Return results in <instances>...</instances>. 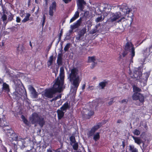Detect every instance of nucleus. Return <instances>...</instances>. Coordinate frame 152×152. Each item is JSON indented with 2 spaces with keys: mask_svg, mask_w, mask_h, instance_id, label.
Instances as JSON below:
<instances>
[{
  "mask_svg": "<svg viewBox=\"0 0 152 152\" xmlns=\"http://www.w3.org/2000/svg\"><path fill=\"white\" fill-rule=\"evenodd\" d=\"M13 96L16 99H18L20 98V95L17 92H15L13 93Z\"/></svg>",
  "mask_w": 152,
  "mask_h": 152,
  "instance_id": "29",
  "label": "nucleus"
},
{
  "mask_svg": "<svg viewBox=\"0 0 152 152\" xmlns=\"http://www.w3.org/2000/svg\"><path fill=\"white\" fill-rule=\"evenodd\" d=\"M31 14L30 13H27L26 16H25V18L22 20V22L25 23L27 21L29 20V18Z\"/></svg>",
  "mask_w": 152,
  "mask_h": 152,
  "instance_id": "25",
  "label": "nucleus"
},
{
  "mask_svg": "<svg viewBox=\"0 0 152 152\" xmlns=\"http://www.w3.org/2000/svg\"><path fill=\"white\" fill-rule=\"evenodd\" d=\"M135 143L138 145H140L142 142V141L140 137H136L134 136L132 137Z\"/></svg>",
  "mask_w": 152,
  "mask_h": 152,
  "instance_id": "16",
  "label": "nucleus"
},
{
  "mask_svg": "<svg viewBox=\"0 0 152 152\" xmlns=\"http://www.w3.org/2000/svg\"><path fill=\"white\" fill-rule=\"evenodd\" d=\"M29 89L31 91V94L33 98L36 99L38 98V94L36 91L35 88L32 86H31Z\"/></svg>",
  "mask_w": 152,
  "mask_h": 152,
  "instance_id": "11",
  "label": "nucleus"
},
{
  "mask_svg": "<svg viewBox=\"0 0 152 152\" xmlns=\"http://www.w3.org/2000/svg\"><path fill=\"white\" fill-rule=\"evenodd\" d=\"M53 55H52L50 56V58H49V59L48 61H49V62H51V63H53Z\"/></svg>",
  "mask_w": 152,
  "mask_h": 152,
  "instance_id": "46",
  "label": "nucleus"
},
{
  "mask_svg": "<svg viewBox=\"0 0 152 152\" xmlns=\"http://www.w3.org/2000/svg\"><path fill=\"white\" fill-rule=\"evenodd\" d=\"M110 17L108 19L107 21L109 22H113L116 21L117 19H118L121 16V14L120 12H118L115 13H111Z\"/></svg>",
  "mask_w": 152,
  "mask_h": 152,
  "instance_id": "7",
  "label": "nucleus"
},
{
  "mask_svg": "<svg viewBox=\"0 0 152 152\" xmlns=\"http://www.w3.org/2000/svg\"><path fill=\"white\" fill-rule=\"evenodd\" d=\"M103 19H102V16H101L100 17H98L96 19V22H98L101 21L103 20Z\"/></svg>",
  "mask_w": 152,
  "mask_h": 152,
  "instance_id": "41",
  "label": "nucleus"
},
{
  "mask_svg": "<svg viewBox=\"0 0 152 152\" xmlns=\"http://www.w3.org/2000/svg\"><path fill=\"white\" fill-rule=\"evenodd\" d=\"M61 94H59V95L56 96L55 98V100H56L58 99L61 98Z\"/></svg>",
  "mask_w": 152,
  "mask_h": 152,
  "instance_id": "53",
  "label": "nucleus"
},
{
  "mask_svg": "<svg viewBox=\"0 0 152 152\" xmlns=\"http://www.w3.org/2000/svg\"><path fill=\"white\" fill-rule=\"evenodd\" d=\"M79 12L78 11H76L74 15V17L77 19L79 16Z\"/></svg>",
  "mask_w": 152,
  "mask_h": 152,
  "instance_id": "47",
  "label": "nucleus"
},
{
  "mask_svg": "<svg viewBox=\"0 0 152 152\" xmlns=\"http://www.w3.org/2000/svg\"><path fill=\"white\" fill-rule=\"evenodd\" d=\"M133 91L135 92H140L142 90L141 89L135 86L133 87Z\"/></svg>",
  "mask_w": 152,
  "mask_h": 152,
  "instance_id": "28",
  "label": "nucleus"
},
{
  "mask_svg": "<svg viewBox=\"0 0 152 152\" xmlns=\"http://www.w3.org/2000/svg\"><path fill=\"white\" fill-rule=\"evenodd\" d=\"M3 149L4 150V152H7V150L6 147H4Z\"/></svg>",
  "mask_w": 152,
  "mask_h": 152,
  "instance_id": "64",
  "label": "nucleus"
},
{
  "mask_svg": "<svg viewBox=\"0 0 152 152\" xmlns=\"http://www.w3.org/2000/svg\"><path fill=\"white\" fill-rule=\"evenodd\" d=\"M78 34L80 35L82 37L84 35V34H83V33H82L80 31L79 32Z\"/></svg>",
  "mask_w": 152,
  "mask_h": 152,
  "instance_id": "62",
  "label": "nucleus"
},
{
  "mask_svg": "<svg viewBox=\"0 0 152 152\" xmlns=\"http://www.w3.org/2000/svg\"><path fill=\"white\" fill-rule=\"evenodd\" d=\"M71 44L70 43H67L65 46L64 48V50L66 52L68 51L69 49V48Z\"/></svg>",
  "mask_w": 152,
  "mask_h": 152,
  "instance_id": "30",
  "label": "nucleus"
},
{
  "mask_svg": "<svg viewBox=\"0 0 152 152\" xmlns=\"http://www.w3.org/2000/svg\"><path fill=\"white\" fill-rule=\"evenodd\" d=\"M62 1L65 4H68L69 2H70L72 1V0H62Z\"/></svg>",
  "mask_w": 152,
  "mask_h": 152,
  "instance_id": "56",
  "label": "nucleus"
},
{
  "mask_svg": "<svg viewBox=\"0 0 152 152\" xmlns=\"http://www.w3.org/2000/svg\"><path fill=\"white\" fill-rule=\"evenodd\" d=\"M128 102V100L127 99H124L123 100H122L121 101V103H125L126 104L127 102Z\"/></svg>",
  "mask_w": 152,
  "mask_h": 152,
  "instance_id": "51",
  "label": "nucleus"
},
{
  "mask_svg": "<svg viewBox=\"0 0 152 152\" xmlns=\"http://www.w3.org/2000/svg\"><path fill=\"white\" fill-rule=\"evenodd\" d=\"M131 45H132L131 43L127 42L125 46L124 49L127 51H129L130 49V48L132 47Z\"/></svg>",
  "mask_w": 152,
  "mask_h": 152,
  "instance_id": "23",
  "label": "nucleus"
},
{
  "mask_svg": "<svg viewBox=\"0 0 152 152\" xmlns=\"http://www.w3.org/2000/svg\"><path fill=\"white\" fill-rule=\"evenodd\" d=\"M55 152H60L59 149H57L56 150H53ZM47 152H53L50 149H47Z\"/></svg>",
  "mask_w": 152,
  "mask_h": 152,
  "instance_id": "45",
  "label": "nucleus"
},
{
  "mask_svg": "<svg viewBox=\"0 0 152 152\" xmlns=\"http://www.w3.org/2000/svg\"><path fill=\"white\" fill-rule=\"evenodd\" d=\"M140 72L139 71H135L132 77L133 78H137L140 76Z\"/></svg>",
  "mask_w": 152,
  "mask_h": 152,
  "instance_id": "27",
  "label": "nucleus"
},
{
  "mask_svg": "<svg viewBox=\"0 0 152 152\" xmlns=\"http://www.w3.org/2000/svg\"><path fill=\"white\" fill-rule=\"evenodd\" d=\"M96 28L92 29L90 31L89 33L90 34H93L98 32V30L97 29V26H96Z\"/></svg>",
  "mask_w": 152,
  "mask_h": 152,
  "instance_id": "33",
  "label": "nucleus"
},
{
  "mask_svg": "<svg viewBox=\"0 0 152 152\" xmlns=\"http://www.w3.org/2000/svg\"><path fill=\"white\" fill-rule=\"evenodd\" d=\"M25 14L24 10H20V15L22 17H23L24 15Z\"/></svg>",
  "mask_w": 152,
  "mask_h": 152,
  "instance_id": "36",
  "label": "nucleus"
},
{
  "mask_svg": "<svg viewBox=\"0 0 152 152\" xmlns=\"http://www.w3.org/2000/svg\"><path fill=\"white\" fill-rule=\"evenodd\" d=\"M105 80H104V81L102 82L99 83V86L102 89H104L106 85L108 83V81H105Z\"/></svg>",
  "mask_w": 152,
  "mask_h": 152,
  "instance_id": "21",
  "label": "nucleus"
},
{
  "mask_svg": "<svg viewBox=\"0 0 152 152\" xmlns=\"http://www.w3.org/2000/svg\"><path fill=\"white\" fill-rule=\"evenodd\" d=\"M77 3L78 9L81 12L83 11L84 5L86 4V2L84 0H77Z\"/></svg>",
  "mask_w": 152,
  "mask_h": 152,
  "instance_id": "9",
  "label": "nucleus"
},
{
  "mask_svg": "<svg viewBox=\"0 0 152 152\" xmlns=\"http://www.w3.org/2000/svg\"><path fill=\"white\" fill-rule=\"evenodd\" d=\"M21 21V19L19 17H17L16 19V21L17 23L20 22Z\"/></svg>",
  "mask_w": 152,
  "mask_h": 152,
  "instance_id": "54",
  "label": "nucleus"
},
{
  "mask_svg": "<svg viewBox=\"0 0 152 152\" xmlns=\"http://www.w3.org/2000/svg\"><path fill=\"white\" fill-rule=\"evenodd\" d=\"M59 77H58L56 80L55 82H58V84L63 86L64 83V71L63 67L60 68Z\"/></svg>",
  "mask_w": 152,
  "mask_h": 152,
  "instance_id": "4",
  "label": "nucleus"
},
{
  "mask_svg": "<svg viewBox=\"0 0 152 152\" xmlns=\"http://www.w3.org/2000/svg\"><path fill=\"white\" fill-rule=\"evenodd\" d=\"M86 29L85 28H83L82 29H81L80 31L83 33V34H84L86 33Z\"/></svg>",
  "mask_w": 152,
  "mask_h": 152,
  "instance_id": "48",
  "label": "nucleus"
},
{
  "mask_svg": "<svg viewBox=\"0 0 152 152\" xmlns=\"http://www.w3.org/2000/svg\"><path fill=\"white\" fill-rule=\"evenodd\" d=\"M14 15L11 14L10 15H9L8 16V19L9 21H11L13 19Z\"/></svg>",
  "mask_w": 152,
  "mask_h": 152,
  "instance_id": "43",
  "label": "nucleus"
},
{
  "mask_svg": "<svg viewBox=\"0 0 152 152\" xmlns=\"http://www.w3.org/2000/svg\"><path fill=\"white\" fill-rule=\"evenodd\" d=\"M85 86H86V84H84L82 86V89L83 90L85 88Z\"/></svg>",
  "mask_w": 152,
  "mask_h": 152,
  "instance_id": "63",
  "label": "nucleus"
},
{
  "mask_svg": "<svg viewBox=\"0 0 152 152\" xmlns=\"http://www.w3.org/2000/svg\"><path fill=\"white\" fill-rule=\"evenodd\" d=\"M57 59H62V55L61 54H59Z\"/></svg>",
  "mask_w": 152,
  "mask_h": 152,
  "instance_id": "55",
  "label": "nucleus"
},
{
  "mask_svg": "<svg viewBox=\"0 0 152 152\" xmlns=\"http://www.w3.org/2000/svg\"><path fill=\"white\" fill-rule=\"evenodd\" d=\"M52 64V63L49 62V61H48L47 62V65L48 67H49Z\"/></svg>",
  "mask_w": 152,
  "mask_h": 152,
  "instance_id": "61",
  "label": "nucleus"
},
{
  "mask_svg": "<svg viewBox=\"0 0 152 152\" xmlns=\"http://www.w3.org/2000/svg\"><path fill=\"white\" fill-rule=\"evenodd\" d=\"M29 120L32 124H38L42 128L45 123L44 118L41 116L39 115L36 113L32 114V116L29 118Z\"/></svg>",
  "mask_w": 152,
  "mask_h": 152,
  "instance_id": "3",
  "label": "nucleus"
},
{
  "mask_svg": "<svg viewBox=\"0 0 152 152\" xmlns=\"http://www.w3.org/2000/svg\"><path fill=\"white\" fill-rule=\"evenodd\" d=\"M2 19L3 21H4L7 20V16L5 14H4L2 16Z\"/></svg>",
  "mask_w": 152,
  "mask_h": 152,
  "instance_id": "49",
  "label": "nucleus"
},
{
  "mask_svg": "<svg viewBox=\"0 0 152 152\" xmlns=\"http://www.w3.org/2000/svg\"><path fill=\"white\" fill-rule=\"evenodd\" d=\"M70 108V105L68 104V102H66L60 108V109L63 111H66L67 109Z\"/></svg>",
  "mask_w": 152,
  "mask_h": 152,
  "instance_id": "12",
  "label": "nucleus"
},
{
  "mask_svg": "<svg viewBox=\"0 0 152 152\" xmlns=\"http://www.w3.org/2000/svg\"><path fill=\"white\" fill-rule=\"evenodd\" d=\"M82 36H81L80 35L78 34V36L77 37L76 39L77 40H80L81 39V38Z\"/></svg>",
  "mask_w": 152,
  "mask_h": 152,
  "instance_id": "59",
  "label": "nucleus"
},
{
  "mask_svg": "<svg viewBox=\"0 0 152 152\" xmlns=\"http://www.w3.org/2000/svg\"><path fill=\"white\" fill-rule=\"evenodd\" d=\"M132 97L133 100H138L142 104H144L145 102L144 96L142 94L140 93L135 92L132 95Z\"/></svg>",
  "mask_w": 152,
  "mask_h": 152,
  "instance_id": "5",
  "label": "nucleus"
},
{
  "mask_svg": "<svg viewBox=\"0 0 152 152\" xmlns=\"http://www.w3.org/2000/svg\"><path fill=\"white\" fill-rule=\"evenodd\" d=\"M0 126L3 128L5 127L8 126L9 124L7 123L5 120H2L1 121L0 123Z\"/></svg>",
  "mask_w": 152,
  "mask_h": 152,
  "instance_id": "22",
  "label": "nucleus"
},
{
  "mask_svg": "<svg viewBox=\"0 0 152 152\" xmlns=\"http://www.w3.org/2000/svg\"><path fill=\"white\" fill-rule=\"evenodd\" d=\"M58 118V119H61L64 116V113L63 110L58 109L57 111Z\"/></svg>",
  "mask_w": 152,
  "mask_h": 152,
  "instance_id": "15",
  "label": "nucleus"
},
{
  "mask_svg": "<svg viewBox=\"0 0 152 152\" xmlns=\"http://www.w3.org/2000/svg\"><path fill=\"white\" fill-rule=\"evenodd\" d=\"M74 144L72 146L73 149L75 150H77L78 148V144L77 142L74 143Z\"/></svg>",
  "mask_w": 152,
  "mask_h": 152,
  "instance_id": "35",
  "label": "nucleus"
},
{
  "mask_svg": "<svg viewBox=\"0 0 152 152\" xmlns=\"http://www.w3.org/2000/svg\"><path fill=\"white\" fill-rule=\"evenodd\" d=\"M13 140L15 141H18V136L17 135L15 134V136H14V137H12V138Z\"/></svg>",
  "mask_w": 152,
  "mask_h": 152,
  "instance_id": "44",
  "label": "nucleus"
},
{
  "mask_svg": "<svg viewBox=\"0 0 152 152\" xmlns=\"http://www.w3.org/2000/svg\"><path fill=\"white\" fill-rule=\"evenodd\" d=\"M71 143H73L76 142L75 137L73 135L71 136L69 138Z\"/></svg>",
  "mask_w": 152,
  "mask_h": 152,
  "instance_id": "31",
  "label": "nucleus"
},
{
  "mask_svg": "<svg viewBox=\"0 0 152 152\" xmlns=\"http://www.w3.org/2000/svg\"><path fill=\"white\" fill-rule=\"evenodd\" d=\"M96 64V63H95V62L93 63L92 64V66H91V68L92 69H93Z\"/></svg>",
  "mask_w": 152,
  "mask_h": 152,
  "instance_id": "58",
  "label": "nucleus"
},
{
  "mask_svg": "<svg viewBox=\"0 0 152 152\" xmlns=\"http://www.w3.org/2000/svg\"><path fill=\"white\" fill-rule=\"evenodd\" d=\"M133 133L134 135L138 136L140 134V132L139 130L136 129L133 132Z\"/></svg>",
  "mask_w": 152,
  "mask_h": 152,
  "instance_id": "34",
  "label": "nucleus"
},
{
  "mask_svg": "<svg viewBox=\"0 0 152 152\" xmlns=\"http://www.w3.org/2000/svg\"><path fill=\"white\" fill-rule=\"evenodd\" d=\"M129 150L131 152H138L137 149L135 148L133 145H129Z\"/></svg>",
  "mask_w": 152,
  "mask_h": 152,
  "instance_id": "20",
  "label": "nucleus"
},
{
  "mask_svg": "<svg viewBox=\"0 0 152 152\" xmlns=\"http://www.w3.org/2000/svg\"><path fill=\"white\" fill-rule=\"evenodd\" d=\"M21 118L22 119V120L24 123L27 125V126H29L30 124L29 122L28 121V120L26 119L25 116L22 115L21 116Z\"/></svg>",
  "mask_w": 152,
  "mask_h": 152,
  "instance_id": "24",
  "label": "nucleus"
},
{
  "mask_svg": "<svg viewBox=\"0 0 152 152\" xmlns=\"http://www.w3.org/2000/svg\"><path fill=\"white\" fill-rule=\"evenodd\" d=\"M113 98H111V100L108 102V104L109 105H110L114 102L113 101Z\"/></svg>",
  "mask_w": 152,
  "mask_h": 152,
  "instance_id": "52",
  "label": "nucleus"
},
{
  "mask_svg": "<svg viewBox=\"0 0 152 152\" xmlns=\"http://www.w3.org/2000/svg\"><path fill=\"white\" fill-rule=\"evenodd\" d=\"M93 136V139L95 141H97L100 138V132H97Z\"/></svg>",
  "mask_w": 152,
  "mask_h": 152,
  "instance_id": "18",
  "label": "nucleus"
},
{
  "mask_svg": "<svg viewBox=\"0 0 152 152\" xmlns=\"http://www.w3.org/2000/svg\"><path fill=\"white\" fill-rule=\"evenodd\" d=\"M122 11L124 13V14L126 15L129 14L132 10L130 9L126 5L125 7H123V8H122Z\"/></svg>",
  "mask_w": 152,
  "mask_h": 152,
  "instance_id": "13",
  "label": "nucleus"
},
{
  "mask_svg": "<svg viewBox=\"0 0 152 152\" xmlns=\"http://www.w3.org/2000/svg\"><path fill=\"white\" fill-rule=\"evenodd\" d=\"M63 34V29H61V30L60 32L59 33V35L58 38V42H59V41H60L61 40V37L62 36Z\"/></svg>",
  "mask_w": 152,
  "mask_h": 152,
  "instance_id": "38",
  "label": "nucleus"
},
{
  "mask_svg": "<svg viewBox=\"0 0 152 152\" xmlns=\"http://www.w3.org/2000/svg\"><path fill=\"white\" fill-rule=\"evenodd\" d=\"M96 61V58L95 56H93L91 57L89 56L88 57V63H93L95 62V61Z\"/></svg>",
  "mask_w": 152,
  "mask_h": 152,
  "instance_id": "26",
  "label": "nucleus"
},
{
  "mask_svg": "<svg viewBox=\"0 0 152 152\" xmlns=\"http://www.w3.org/2000/svg\"><path fill=\"white\" fill-rule=\"evenodd\" d=\"M57 63L58 65H61L63 64L62 59H57Z\"/></svg>",
  "mask_w": 152,
  "mask_h": 152,
  "instance_id": "37",
  "label": "nucleus"
},
{
  "mask_svg": "<svg viewBox=\"0 0 152 152\" xmlns=\"http://www.w3.org/2000/svg\"><path fill=\"white\" fill-rule=\"evenodd\" d=\"M58 82H55L52 88L46 90L45 92V95L48 98H52L54 94L57 92H61L63 86L58 84Z\"/></svg>",
  "mask_w": 152,
  "mask_h": 152,
  "instance_id": "2",
  "label": "nucleus"
},
{
  "mask_svg": "<svg viewBox=\"0 0 152 152\" xmlns=\"http://www.w3.org/2000/svg\"><path fill=\"white\" fill-rule=\"evenodd\" d=\"M78 73L77 69L73 68L71 70L70 73L68 77L69 81L73 86L72 88L73 92H76L80 82L79 77L77 76Z\"/></svg>",
  "mask_w": 152,
  "mask_h": 152,
  "instance_id": "1",
  "label": "nucleus"
},
{
  "mask_svg": "<svg viewBox=\"0 0 152 152\" xmlns=\"http://www.w3.org/2000/svg\"><path fill=\"white\" fill-rule=\"evenodd\" d=\"M3 129L4 131L7 130L8 131H9L10 133V135H11V134H13V131L12 130L10 127H9L8 128L4 129Z\"/></svg>",
  "mask_w": 152,
  "mask_h": 152,
  "instance_id": "40",
  "label": "nucleus"
},
{
  "mask_svg": "<svg viewBox=\"0 0 152 152\" xmlns=\"http://www.w3.org/2000/svg\"><path fill=\"white\" fill-rule=\"evenodd\" d=\"M76 19V18L73 16L70 20V22L71 23L73 22V21L75 20Z\"/></svg>",
  "mask_w": 152,
  "mask_h": 152,
  "instance_id": "57",
  "label": "nucleus"
},
{
  "mask_svg": "<svg viewBox=\"0 0 152 152\" xmlns=\"http://www.w3.org/2000/svg\"><path fill=\"white\" fill-rule=\"evenodd\" d=\"M103 124L102 122H99L96 125L93 126L90 129L89 131L87 134L88 137H90L93 136L95 132L98 130L103 125Z\"/></svg>",
  "mask_w": 152,
  "mask_h": 152,
  "instance_id": "6",
  "label": "nucleus"
},
{
  "mask_svg": "<svg viewBox=\"0 0 152 152\" xmlns=\"http://www.w3.org/2000/svg\"><path fill=\"white\" fill-rule=\"evenodd\" d=\"M135 49L132 46V47L131 49V53L130 55L131 56L132 58H133V57L135 55V53L134 51Z\"/></svg>",
  "mask_w": 152,
  "mask_h": 152,
  "instance_id": "32",
  "label": "nucleus"
},
{
  "mask_svg": "<svg viewBox=\"0 0 152 152\" xmlns=\"http://www.w3.org/2000/svg\"><path fill=\"white\" fill-rule=\"evenodd\" d=\"M88 88L90 90H93L94 89V87L93 86H89Z\"/></svg>",
  "mask_w": 152,
  "mask_h": 152,
  "instance_id": "60",
  "label": "nucleus"
},
{
  "mask_svg": "<svg viewBox=\"0 0 152 152\" xmlns=\"http://www.w3.org/2000/svg\"><path fill=\"white\" fill-rule=\"evenodd\" d=\"M94 114V111L92 110H90L88 113L87 115H86V116H85V118L86 119H89Z\"/></svg>",
  "mask_w": 152,
  "mask_h": 152,
  "instance_id": "19",
  "label": "nucleus"
},
{
  "mask_svg": "<svg viewBox=\"0 0 152 152\" xmlns=\"http://www.w3.org/2000/svg\"><path fill=\"white\" fill-rule=\"evenodd\" d=\"M45 19H46L45 16V15H44L43 17V20H42V27H43L44 26L45 23Z\"/></svg>",
  "mask_w": 152,
  "mask_h": 152,
  "instance_id": "42",
  "label": "nucleus"
},
{
  "mask_svg": "<svg viewBox=\"0 0 152 152\" xmlns=\"http://www.w3.org/2000/svg\"><path fill=\"white\" fill-rule=\"evenodd\" d=\"M81 22L80 19L77 20L75 23H74L73 25L71 26V28L74 29L78 28L80 25Z\"/></svg>",
  "mask_w": 152,
  "mask_h": 152,
  "instance_id": "14",
  "label": "nucleus"
},
{
  "mask_svg": "<svg viewBox=\"0 0 152 152\" xmlns=\"http://www.w3.org/2000/svg\"><path fill=\"white\" fill-rule=\"evenodd\" d=\"M23 91V92L24 93V94L25 95V96L24 97V99H27V93L26 90H25L24 91L23 90H22Z\"/></svg>",
  "mask_w": 152,
  "mask_h": 152,
  "instance_id": "50",
  "label": "nucleus"
},
{
  "mask_svg": "<svg viewBox=\"0 0 152 152\" xmlns=\"http://www.w3.org/2000/svg\"><path fill=\"white\" fill-rule=\"evenodd\" d=\"M2 88L3 90L7 93L9 92L10 91L9 85L5 83H3Z\"/></svg>",
  "mask_w": 152,
  "mask_h": 152,
  "instance_id": "17",
  "label": "nucleus"
},
{
  "mask_svg": "<svg viewBox=\"0 0 152 152\" xmlns=\"http://www.w3.org/2000/svg\"><path fill=\"white\" fill-rule=\"evenodd\" d=\"M129 51H127L124 49V50L122 53V55L123 57H125L128 54Z\"/></svg>",
  "mask_w": 152,
  "mask_h": 152,
  "instance_id": "39",
  "label": "nucleus"
},
{
  "mask_svg": "<svg viewBox=\"0 0 152 152\" xmlns=\"http://www.w3.org/2000/svg\"><path fill=\"white\" fill-rule=\"evenodd\" d=\"M103 15L104 16H107L108 13L110 11L109 7H108V4L105 3L103 4Z\"/></svg>",
  "mask_w": 152,
  "mask_h": 152,
  "instance_id": "10",
  "label": "nucleus"
},
{
  "mask_svg": "<svg viewBox=\"0 0 152 152\" xmlns=\"http://www.w3.org/2000/svg\"><path fill=\"white\" fill-rule=\"evenodd\" d=\"M56 4L55 1L53 2L49 7V14L51 16H53L54 12L56 10Z\"/></svg>",
  "mask_w": 152,
  "mask_h": 152,
  "instance_id": "8",
  "label": "nucleus"
}]
</instances>
